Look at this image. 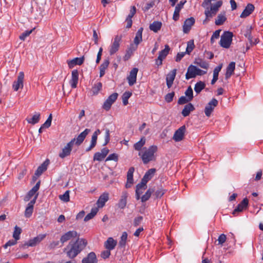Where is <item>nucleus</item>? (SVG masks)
I'll return each mask as SVG.
<instances>
[{"mask_svg": "<svg viewBox=\"0 0 263 263\" xmlns=\"http://www.w3.org/2000/svg\"><path fill=\"white\" fill-rule=\"evenodd\" d=\"M87 241L78 238L75 242H70L64 250V252L70 259L75 258L86 246Z\"/></svg>", "mask_w": 263, "mask_h": 263, "instance_id": "obj_1", "label": "nucleus"}, {"mask_svg": "<svg viewBox=\"0 0 263 263\" xmlns=\"http://www.w3.org/2000/svg\"><path fill=\"white\" fill-rule=\"evenodd\" d=\"M157 150L158 147L156 145H152L148 148H145L144 151L140 152L139 156H140L143 163L146 164L151 161H156V155L155 153Z\"/></svg>", "mask_w": 263, "mask_h": 263, "instance_id": "obj_2", "label": "nucleus"}, {"mask_svg": "<svg viewBox=\"0 0 263 263\" xmlns=\"http://www.w3.org/2000/svg\"><path fill=\"white\" fill-rule=\"evenodd\" d=\"M233 33L230 31H226L221 36L220 45L225 48H229L232 41Z\"/></svg>", "mask_w": 263, "mask_h": 263, "instance_id": "obj_3", "label": "nucleus"}, {"mask_svg": "<svg viewBox=\"0 0 263 263\" xmlns=\"http://www.w3.org/2000/svg\"><path fill=\"white\" fill-rule=\"evenodd\" d=\"M74 139H71L70 141L67 143L64 147L62 148V152L59 154V156L61 158L63 159L70 155L72 147L74 144Z\"/></svg>", "mask_w": 263, "mask_h": 263, "instance_id": "obj_4", "label": "nucleus"}, {"mask_svg": "<svg viewBox=\"0 0 263 263\" xmlns=\"http://www.w3.org/2000/svg\"><path fill=\"white\" fill-rule=\"evenodd\" d=\"M122 35H116L114 39V41L112 43V44L110 46V49H109V54L110 55H113L116 52H117L118 50H119V47H120V42L121 41V40H122Z\"/></svg>", "mask_w": 263, "mask_h": 263, "instance_id": "obj_5", "label": "nucleus"}, {"mask_svg": "<svg viewBox=\"0 0 263 263\" xmlns=\"http://www.w3.org/2000/svg\"><path fill=\"white\" fill-rule=\"evenodd\" d=\"M24 73L21 71L18 73L16 81L13 82L12 88L15 91L19 89H23L24 87Z\"/></svg>", "mask_w": 263, "mask_h": 263, "instance_id": "obj_6", "label": "nucleus"}, {"mask_svg": "<svg viewBox=\"0 0 263 263\" xmlns=\"http://www.w3.org/2000/svg\"><path fill=\"white\" fill-rule=\"evenodd\" d=\"M46 236V234H40L36 237L30 239L27 242L22 245V247L25 248L26 247H33L36 246L37 243L42 241Z\"/></svg>", "mask_w": 263, "mask_h": 263, "instance_id": "obj_7", "label": "nucleus"}, {"mask_svg": "<svg viewBox=\"0 0 263 263\" xmlns=\"http://www.w3.org/2000/svg\"><path fill=\"white\" fill-rule=\"evenodd\" d=\"M118 96L116 92L113 93L110 95L103 105V108L108 111L110 109L112 104L116 101Z\"/></svg>", "mask_w": 263, "mask_h": 263, "instance_id": "obj_8", "label": "nucleus"}, {"mask_svg": "<svg viewBox=\"0 0 263 263\" xmlns=\"http://www.w3.org/2000/svg\"><path fill=\"white\" fill-rule=\"evenodd\" d=\"M186 128L185 125H183L179 127L175 131L173 139L176 142H179L182 140L184 137Z\"/></svg>", "mask_w": 263, "mask_h": 263, "instance_id": "obj_9", "label": "nucleus"}, {"mask_svg": "<svg viewBox=\"0 0 263 263\" xmlns=\"http://www.w3.org/2000/svg\"><path fill=\"white\" fill-rule=\"evenodd\" d=\"M218 101L213 98L208 103L204 109V113L207 117H210L213 112L214 108L218 105Z\"/></svg>", "mask_w": 263, "mask_h": 263, "instance_id": "obj_10", "label": "nucleus"}, {"mask_svg": "<svg viewBox=\"0 0 263 263\" xmlns=\"http://www.w3.org/2000/svg\"><path fill=\"white\" fill-rule=\"evenodd\" d=\"M90 132V129H85L83 132L80 133L76 138H74L75 139L74 144L77 146L80 145Z\"/></svg>", "mask_w": 263, "mask_h": 263, "instance_id": "obj_11", "label": "nucleus"}, {"mask_svg": "<svg viewBox=\"0 0 263 263\" xmlns=\"http://www.w3.org/2000/svg\"><path fill=\"white\" fill-rule=\"evenodd\" d=\"M78 233L75 231H68L61 236L60 238V241L62 244H63L65 242L70 240L71 238L76 237Z\"/></svg>", "mask_w": 263, "mask_h": 263, "instance_id": "obj_12", "label": "nucleus"}, {"mask_svg": "<svg viewBox=\"0 0 263 263\" xmlns=\"http://www.w3.org/2000/svg\"><path fill=\"white\" fill-rule=\"evenodd\" d=\"M138 69L134 68L130 71L129 75L127 77V80L129 86L133 85L136 82L137 75Z\"/></svg>", "mask_w": 263, "mask_h": 263, "instance_id": "obj_13", "label": "nucleus"}, {"mask_svg": "<svg viewBox=\"0 0 263 263\" xmlns=\"http://www.w3.org/2000/svg\"><path fill=\"white\" fill-rule=\"evenodd\" d=\"M195 20L194 17H191L186 19L183 25V31L185 33H187L191 30L192 26L195 24Z\"/></svg>", "mask_w": 263, "mask_h": 263, "instance_id": "obj_14", "label": "nucleus"}, {"mask_svg": "<svg viewBox=\"0 0 263 263\" xmlns=\"http://www.w3.org/2000/svg\"><path fill=\"white\" fill-rule=\"evenodd\" d=\"M248 202L249 201L248 199L246 198H244L233 211L232 214L234 215H236L237 213L241 212L245 209L247 208L248 205Z\"/></svg>", "mask_w": 263, "mask_h": 263, "instance_id": "obj_15", "label": "nucleus"}, {"mask_svg": "<svg viewBox=\"0 0 263 263\" xmlns=\"http://www.w3.org/2000/svg\"><path fill=\"white\" fill-rule=\"evenodd\" d=\"M108 199L109 194L107 192L103 193L102 195H101L97 201V204L98 206L97 208H100L103 207Z\"/></svg>", "mask_w": 263, "mask_h": 263, "instance_id": "obj_16", "label": "nucleus"}, {"mask_svg": "<svg viewBox=\"0 0 263 263\" xmlns=\"http://www.w3.org/2000/svg\"><path fill=\"white\" fill-rule=\"evenodd\" d=\"M177 69H174L171 71L166 76V85L168 88L172 87L176 75Z\"/></svg>", "mask_w": 263, "mask_h": 263, "instance_id": "obj_17", "label": "nucleus"}, {"mask_svg": "<svg viewBox=\"0 0 263 263\" xmlns=\"http://www.w3.org/2000/svg\"><path fill=\"white\" fill-rule=\"evenodd\" d=\"M146 184L142 181L137 185L136 196L137 200L140 199L141 194L143 193V191L146 189Z\"/></svg>", "mask_w": 263, "mask_h": 263, "instance_id": "obj_18", "label": "nucleus"}, {"mask_svg": "<svg viewBox=\"0 0 263 263\" xmlns=\"http://www.w3.org/2000/svg\"><path fill=\"white\" fill-rule=\"evenodd\" d=\"M135 168L133 167H131L129 168L127 174V182L125 184L126 188H129L131 187L132 184L134 182L133 180V173L134 172Z\"/></svg>", "mask_w": 263, "mask_h": 263, "instance_id": "obj_19", "label": "nucleus"}, {"mask_svg": "<svg viewBox=\"0 0 263 263\" xmlns=\"http://www.w3.org/2000/svg\"><path fill=\"white\" fill-rule=\"evenodd\" d=\"M97 262L98 260L96 254L93 252L89 253L82 260V263H97Z\"/></svg>", "mask_w": 263, "mask_h": 263, "instance_id": "obj_20", "label": "nucleus"}, {"mask_svg": "<svg viewBox=\"0 0 263 263\" xmlns=\"http://www.w3.org/2000/svg\"><path fill=\"white\" fill-rule=\"evenodd\" d=\"M49 164V160L48 159H46L41 165L37 167L36 171L35 172V175L37 177L41 176L42 173L47 170Z\"/></svg>", "mask_w": 263, "mask_h": 263, "instance_id": "obj_21", "label": "nucleus"}, {"mask_svg": "<svg viewBox=\"0 0 263 263\" xmlns=\"http://www.w3.org/2000/svg\"><path fill=\"white\" fill-rule=\"evenodd\" d=\"M79 73L77 70H74L71 73V79L70 80V84L72 88H75L77 87L78 83Z\"/></svg>", "mask_w": 263, "mask_h": 263, "instance_id": "obj_22", "label": "nucleus"}, {"mask_svg": "<svg viewBox=\"0 0 263 263\" xmlns=\"http://www.w3.org/2000/svg\"><path fill=\"white\" fill-rule=\"evenodd\" d=\"M84 61V57L76 58L71 60L67 61V64L70 68H72L75 65H81L82 64Z\"/></svg>", "mask_w": 263, "mask_h": 263, "instance_id": "obj_23", "label": "nucleus"}, {"mask_svg": "<svg viewBox=\"0 0 263 263\" xmlns=\"http://www.w3.org/2000/svg\"><path fill=\"white\" fill-rule=\"evenodd\" d=\"M128 196V194L126 191L122 192L121 198L118 203V206L121 209H123L126 206Z\"/></svg>", "mask_w": 263, "mask_h": 263, "instance_id": "obj_24", "label": "nucleus"}, {"mask_svg": "<svg viewBox=\"0 0 263 263\" xmlns=\"http://www.w3.org/2000/svg\"><path fill=\"white\" fill-rule=\"evenodd\" d=\"M196 67L195 66L191 65L189 66L187 70V72L185 74V78L186 80L194 78L196 77Z\"/></svg>", "mask_w": 263, "mask_h": 263, "instance_id": "obj_25", "label": "nucleus"}, {"mask_svg": "<svg viewBox=\"0 0 263 263\" xmlns=\"http://www.w3.org/2000/svg\"><path fill=\"white\" fill-rule=\"evenodd\" d=\"M254 6L252 4H248L240 14V17L245 18L250 15L254 10Z\"/></svg>", "mask_w": 263, "mask_h": 263, "instance_id": "obj_26", "label": "nucleus"}, {"mask_svg": "<svg viewBox=\"0 0 263 263\" xmlns=\"http://www.w3.org/2000/svg\"><path fill=\"white\" fill-rule=\"evenodd\" d=\"M156 172V170L154 168L148 170L145 174L141 181L146 184L147 182L152 178Z\"/></svg>", "mask_w": 263, "mask_h": 263, "instance_id": "obj_27", "label": "nucleus"}, {"mask_svg": "<svg viewBox=\"0 0 263 263\" xmlns=\"http://www.w3.org/2000/svg\"><path fill=\"white\" fill-rule=\"evenodd\" d=\"M117 242L112 237H109L104 243V247L109 250H113L116 246Z\"/></svg>", "mask_w": 263, "mask_h": 263, "instance_id": "obj_28", "label": "nucleus"}, {"mask_svg": "<svg viewBox=\"0 0 263 263\" xmlns=\"http://www.w3.org/2000/svg\"><path fill=\"white\" fill-rule=\"evenodd\" d=\"M194 109L195 107L193 105L192 103H189L184 106V108L182 110L181 114L183 117H187L190 115V112Z\"/></svg>", "mask_w": 263, "mask_h": 263, "instance_id": "obj_29", "label": "nucleus"}, {"mask_svg": "<svg viewBox=\"0 0 263 263\" xmlns=\"http://www.w3.org/2000/svg\"><path fill=\"white\" fill-rule=\"evenodd\" d=\"M235 68V63L231 62L227 67V71L225 74L226 79H228L234 73Z\"/></svg>", "mask_w": 263, "mask_h": 263, "instance_id": "obj_30", "label": "nucleus"}, {"mask_svg": "<svg viewBox=\"0 0 263 263\" xmlns=\"http://www.w3.org/2000/svg\"><path fill=\"white\" fill-rule=\"evenodd\" d=\"M109 64V58H107V59H106L104 60L103 62L101 64V65L100 66V77H103L105 74V70L108 67Z\"/></svg>", "mask_w": 263, "mask_h": 263, "instance_id": "obj_31", "label": "nucleus"}, {"mask_svg": "<svg viewBox=\"0 0 263 263\" xmlns=\"http://www.w3.org/2000/svg\"><path fill=\"white\" fill-rule=\"evenodd\" d=\"M162 26V23L159 21H154L152 24L149 25V29L154 32H157L160 30Z\"/></svg>", "mask_w": 263, "mask_h": 263, "instance_id": "obj_32", "label": "nucleus"}, {"mask_svg": "<svg viewBox=\"0 0 263 263\" xmlns=\"http://www.w3.org/2000/svg\"><path fill=\"white\" fill-rule=\"evenodd\" d=\"M143 28L141 27L139 28L138 30V31L136 33V36L134 39V43L138 46L139 43L142 41V31H143Z\"/></svg>", "mask_w": 263, "mask_h": 263, "instance_id": "obj_33", "label": "nucleus"}, {"mask_svg": "<svg viewBox=\"0 0 263 263\" xmlns=\"http://www.w3.org/2000/svg\"><path fill=\"white\" fill-rule=\"evenodd\" d=\"M194 63L203 69H208L209 68V64L205 61L200 58L196 59Z\"/></svg>", "mask_w": 263, "mask_h": 263, "instance_id": "obj_34", "label": "nucleus"}, {"mask_svg": "<svg viewBox=\"0 0 263 263\" xmlns=\"http://www.w3.org/2000/svg\"><path fill=\"white\" fill-rule=\"evenodd\" d=\"M41 114L39 112H36L33 117L30 119H26L28 123L34 125L38 123L40 121Z\"/></svg>", "mask_w": 263, "mask_h": 263, "instance_id": "obj_35", "label": "nucleus"}, {"mask_svg": "<svg viewBox=\"0 0 263 263\" xmlns=\"http://www.w3.org/2000/svg\"><path fill=\"white\" fill-rule=\"evenodd\" d=\"M170 50V48L169 46L168 45H165L164 49L159 52L158 57L163 60L165 59L168 54Z\"/></svg>", "mask_w": 263, "mask_h": 263, "instance_id": "obj_36", "label": "nucleus"}, {"mask_svg": "<svg viewBox=\"0 0 263 263\" xmlns=\"http://www.w3.org/2000/svg\"><path fill=\"white\" fill-rule=\"evenodd\" d=\"M205 8V15L206 16V20L203 21V23H204L205 21H206V20L209 18H211L213 16L215 15L217 12L215 11L214 10H213V9L211 8H209V7H207V6Z\"/></svg>", "mask_w": 263, "mask_h": 263, "instance_id": "obj_37", "label": "nucleus"}, {"mask_svg": "<svg viewBox=\"0 0 263 263\" xmlns=\"http://www.w3.org/2000/svg\"><path fill=\"white\" fill-rule=\"evenodd\" d=\"M127 239V233L126 232H124L122 234L120 240L119 242V247L120 248H124L125 247Z\"/></svg>", "mask_w": 263, "mask_h": 263, "instance_id": "obj_38", "label": "nucleus"}, {"mask_svg": "<svg viewBox=\"0 0 263 263\" xmlns=\"http://www.w3.org/2000/svg\"><path fill=\"white\" fill-rule=\"evenodd\" d=\"M98 208L97 207L93 208L91 210V212L89 214H88L84 218V220L85 221H87L89 220L90 219H92L98 213Z\"/></svg>", "mask_w": 263, "mask_h": 263, "instance_id": "obj_39", "label": "nucleus"}, {"mask_svg": "<svg viewBox=\"0 0 263 263\" xmlns=\"http://www.w3.org/2000/svg\"><path fill=\"white\" fill-rule=\"evenodd\" d=\"M205 87V84L202 81L197 82L194 87V90L197 93H199Z\"/></svg>", "mask_w": 263, "mask_h": 263, "instance_id": "obj_40", "label": "nucleus"}, {"mask_svg": "<svg viewBox=\"0 0 263 263\" xmlns=\"http://www.w3.org/2000/svg\"><path fill=\"white\" fill-rule=\"evenodd\" d=\"M154 192V190L153 189H149L143 195L141 198V201L144 202L149 199L152 193Z\"/></svg>", "mask_w": 263, "mask_h": 263, "instance_id": "obj_41", "label": "nucleus"}, {"mask_svg": "<svg viewBox=\"0 0 263 263\" xmlns=\"http://www.w3.org/2000/svg\"><path fill=\"white\" fill-rule=\"evenodd\" d=\"M145 139L144 137H143L141 139L140 141H139L134 144V147L136 150L140 151L142 147L145 144Z\"/></svg>", "mask_w": 263, "mask_h": 263, "instance_id": "obj_42", "label": "nucleus"}, {"mask_svg": "<svg viewBox=\"0 0 263 263\" xmlns=\"http://www.w3.org/2000/svg\"><path fill=\"white\" fill-rule=\"evenodd\" d=\"M226 17L224 14H219L215 20L216 25H221L226 21Z\"/></svg>", "mask_w": 263, "mask_h": 263, "instance_id": "obj_43", "label": "nucleus"}, {"mask_svg": "<svg viewBox=\"0 0 263 263\" xmlns=\"http://www.w3.org/2000/svg\"><path fill=\"white\" fill-rule=\"evenodd\" d=\"M22 233V229L20 227L16 226L14 228V231L13 233V237L16 240H19L20 238V234Z\"/></svg>", "mask_w": 263, "mask_h": 263, "instance_id": "obj_44", "label": "nucleus"}, {"mask_svg": "<svg viewBox=\"0 0 263 263\" xmlns=\"http://www.w3.org/2000/svg\"><path fill=\"white\" fill-rule=\"evenodd\" d=\"M102 84L101 82H98L92 87L91 91L93 95H97L99 91L101 89Z\"/></svg>", "mask_w": 263, "mask_h": 263, "instance_id": "obj_45", "label": "nucleus"}, {"mask_svg": "<svg viewBox=\"0 0 263 263\" xmlns=\"http://www.w3.org/2000/svg\"><path fill=\"white\" fill-rule=\"evenodd\" d=\"M132 96V92L129 91L125 92L122 96V102L124 105H127L128 103V100Z\"/></svg>", "mask_w": 263, "mask_h": 263, "instance_id": "obj_46", "label": "nucleus"}, {"mask_svg": "<svg viewBox=\"0 0 263 263\" xmlns=\"http://www.w3.org/2000/svg\"><path fill=\"white\" fill-rule=\"evenodd\" d=\"M185 97L188 98V100H192L193 99V91L191 86L188 87L185 92Z\"/></svg>", "mask_w": 263, "mask_h": 263, "instance_id": "obj_47", "label": "nucleus"}, {"mask_svg": "<svg viewBox=\"0 0 263 263\" xmlns=\"http://www.w3.org/2000/svg\"><path fill=\"white\" fill-rule=\"evenodd\" d=\"M69 191H66L63 195H59V198L62 201L67 202L69 201Z\"/></svg>", "mask_w": 263, "mask_h": 263, "instance_id": "obj_48", "label": "nucleus"}, {"mask_svg": "<svg viewBox=\"0 0 263 263\" xmlns=\"http://www.w3.org/2000/svg\"><path fill=\"white\" fill-rule=\"evenodd\" d=\"M97 138H98L97 137H95V136H92L90 145L88 148H86V152L91 151L96 146L97 144Z\"/></svg>", "mask_w": 263, "mask_h": 263, "instance_id": "obj_49", "label": "nucleus"}, {"mask_svg": "<svg viewBox=\"0 0 263 263\" xmlns=\"http://www.w3.org/2000/svg\"><path fill=\"white\" fill-rule=\"evenodd\" d=\"M252 27L251 26H247L243 30H242L243 34L246 37H249L251 34Z\"/></svg>", "mask_w": 263, "mask_h": 263, "instance_id": "obj_50", "label": "nucleus"}, {"mask_svg": "<svg viewBox=\"0 0 263 263\" xmlns=\"http://www.w3.org/2000/svg\"><path fill=\"white\" fill-rule=\"evenodd\" d=\"M194 47L195 46L193 41L189 42L187 43V47L186 48L185 53L190 54L194 48Z\"/></svg>", "mask_w": 263, "mask_h": 263, "instance_id": "obj_51", "label": "nucleus"}, {"mask_svg": "<svg viewBox=\"0 0 263 263\" xmlns=\"http://www.w3.org/2000/svg\"><path fill=\"white\" fill-rule=\"evenodd\" d=\"M221 30H216L213 34L211 38V44H213L215 42V39H217L219 38L220 36V32Z\"/></svg>", "mask_w": 263, "mask_h": 263, "instance_id": "obj_52", "label": "nucleus"}, {"mask_svg": "<svg viewBox=\"0 0 263 263\" xmlns=\"http://www.w3.org/2000/svg\"><path fill=\"white\" fill-rule=\"evenodd\" d=\"M52 114H50L46 121V122L42 125V127L48 128L50 126L52 121Z\"/></svg>", "mask_w": 263, "mask_h": 263, "instance_id": "obj_53", "label": "nucleus"}, {"mask_svg": "<svg viewBox=\"0 0 263 263\" xmlns=\"http://www.w3.org/2000/svg\"><path fill=\"white\" fill-rule=\"evenodd\" d=\"M33 29H34L30 30L25 31L20 36V39L22 41H24L26 37L28 36L32 32Z\"/></svg>", "mask_w": 263, "mask_h": 263, "instance_id": "obj_54", "label": "nucleus"}, {"mask_svg": "<svg viewBox=\"0 0 263 263\" xmlns=\"http://www.w3.org/2000/svg\"><path fill=\"white\" fill-rule=\"evenodd\" d=\"M33 210V208L30 207L29 206H27L25 211V216L26 217H30L32 214Z\"/></svg>", "mask_w": 263, "mask_h": 263, "instance_id": "obj_55", "label": "nucleus"}, {"mask_svg": "<svg viewBox=\"0 0 263 263\" xmlns=\"http://www.w3.org/2000/svg\"><path fill=\"white\" fill-rule=\"evenodd\" d=\"M154 193V196H155L156 198H161L164 194L165 191L162 189H159Z\"/></svg>", "mask_w": 263, "mask_h": 263, "instance_id": "obj_56", "label": "nucleus"}, {"mask_svg": "<svg viewBox=\"0 0 263 263\" xmlns=\"http://www.w3.org/2000/svg\"><path fill=\"white\" fill-rule=\"evenodd\" d=\"M175 96L174 92L167 93L165 97V100L166 102L170 103L173 101V98Z\"/></svg>", "mask_w": 263, "mask_h": 263, "instance_id": "obj_57", "label": "nucleus"}, {"mask_svg": "<svg viewBox=\"0 0 263 263\" xmlns=\"http://www.w3.org/2000/svg\"><path fill=\"white\" fill-rule=\"evenodd\" d=\"M104 158H105L104 156L101 153L99 152L95 153L93 156V160L95 161L97 160L100 161H102Z\"/></svg>", "mask_w": 263, "mask_h": 263, "instance_id": "obj_58", "label": "nucleus"}, {"mask_svg": "<svg viewBox=\"0 0 263 263\" xmlns=\"http://www.w3.org/2000/svg\"><path fill=\"white\" fill-rule=\"evenodd\" d=\"M143 220V217L139 216L136 217L133 221V225L135 227H137L141 223L142 220Z\"/></svg>", "mask_w": 263, "mask_h": 263, "instance_id": "obj_59", "label": "nucleus"}, {"mask_svg": "<svg viewBox=\"0 0 263 263\" xmlns=\"http://www.w3.org/2000/svg\"><path fill=\"white\" fill-rule=\"evenodd\" d=\"M222 4V2L221 1H219L216 2L215 4L213 6H212L211 8L213 9V10H214L216 12H217L219 8L221 6Z\"/></svg>", "mask_w": 263, "mask_h": 263, "instance_id": "obj_60", "label": "nucleus"}, {"mask_svg": "<svg viewBox=\"0 0 263 263\" xmlns=\"http://www.w3.org/2000/svg\"><path fill=\"white\" fill-rule=\"evenodd\" d=\"M191 100H188V98L185 96H181L180 98H179L178 103L179 104H186L187 102L191 101Z\"/></svg>", "mask_w": 263, "mask_h": 263, "instance_id": "obj_61", "label": "nucleus"}, {"mask_svg": "<svg viewBox=\"0 0 263 263\" xmlns=\"http://www.w3.org/2000/svg\"><path fill=\"white\" fill-rule=\"evenodd\" d=\"M118 160V156L117 154L114 153L110 154L106 159V161L114 160L117 161Z\"/></svg>", "mask_w": 263, "mask_h": 263, "instance_id": "obj_62", "label": "nucleus"}, {"mask_svg": "<svg viewBox=\"0 0 263 263\" xmlns=\"http://www.w3.org/2000/svg\"><path fill=\"white\" fill-rule=\"evenodd\" d=\"M246 37L249 41V42H250V44L251 45H255L257 44L259 42V40L258 39H253V37L252 36L251 34L250 35V37Z\"/></svg>", "mask_w": 263, "mask_h": 263, "instance_id": "obj_63", "label": "nucleus"}, {"mask_svg": "<svg viewBox=\"0 0 263 263\" xmlns=\"http://www.w3.org/2000/svg\"><path fill=\"white\" fill-rule=\"evenodd\" d=\"M110 250H107L103 251L101 254V256L104 259H106L110 255Z\"/></svg>", "mask_w": 263, "mask_h": 263, "instance_id": "obj_64", "label": "nucleus"}]
</instances>
